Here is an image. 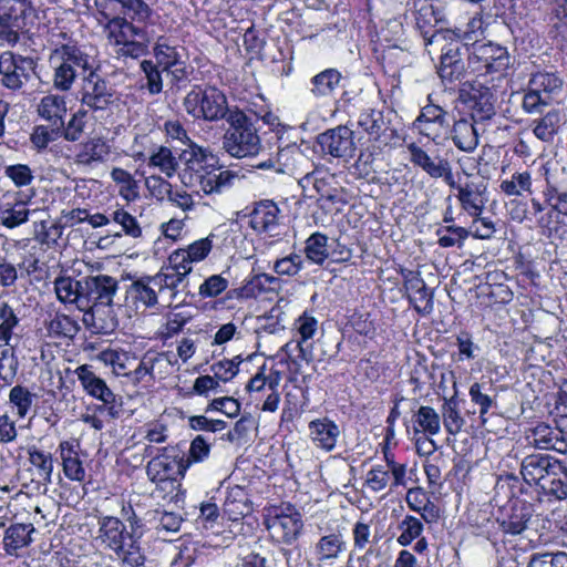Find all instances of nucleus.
<instances>
[{"mask_svg":"<svg viewBox=\"0 0 567 567\" xmlns=\"http://www.w3.org/2000/svg\"><path fill=\"white\" fill-rule=\"evenodd\" d=\"M415 27L423 38L424 45L445 41L441 49L437 74L447 89L460 90L461 83V33L458 29L447 28L442 10L431 0L414 2Z\"/></svg>","mask_w":567,"mask_h":567,"instance_id":"nucleus-1","label":"nucleus"},{"mask_svg":"<svg viewBox=\"0 0 567 567\" xmlns=\"http://www.w3.org/2000/svg\"><path fill=\"white\" fill-rule=\"evenodd\" d=\"M184 168L179 178L184 187L197 196L221 193L231 186L236 174L225 169L219 157L209 148L190 142L189 150L183 152Z\"/></svg>","mask_w":567,"mask_h":567,"instance_id":"nucleus-2","label":"nucleus"},{"mask_svg":"<svg viewBox=\"0 0 567 567\" xmlns=\"http://www.w3.org/2000/svg\"><path fill=\"white\" fill-rule=\"evenodd\" d=\"M96 542L118 560L120 567H141L145 563L142 539L113 515L97 516Z\"/></svg>","mask_w":567,"mask_h":567,"instance_id":"nucleus-3","label":"nucleus"},{"mask_svg":"<svg viewBox=\"0 0 567 567\" xmlns=\"http://www.w3.org/2000/svg\"><path fill=\"white\" fill-rule=\"evenodd\" d=\"M51 61L54 62L53 86L62 92L70 91L76 78L84 79L97 69L94 58L75 40L58 45L52 51Z\"/></svg>","mask_w":567,"mask_h":567,"instance_id":"nucleus-4","label":"nucleus"},{"mask_svg":"<svg viewBox=\"0 0 567 567\" xmlns=\"http://www.w3.org/2000/svg\"><path fill=\"white\" fill-rule=\"evenodd\" d=\"M260 118L249 115L238 106H234L226 117L228 127L223 136V150L235 158L255 156L261 148L259 127Z\"/></svg>","mask_w":567,"mask_h":567,"instance_id":"nucleus-5","label":"nucleus"},{"mask_svg":"<svg viewBox=\"0 0 567 567\" xmlns=\"http://www.w3.org/2000/svg\"><path fill=\"white\" fill-rule=\"evenodd\" d=\"M104 19L106 23L103 30L117 58L136 60L148 53V39L145 28L118 14H112Z\"/></svg>","mask_w":567,"mask_h":567,"instance_id":"nucleus-6","label":"nucleus"},{"mask_svg":"<svg viewBox=\"0 0 567 567\" xmlns=\"http://www.w3.org/2000/svg\"><path fill=\"white\" fill-rule=\"evenodd\" d=\"M38 117L47 124H37L30 133V143L37 153H43L53 143V135L68 118V102L64 95L49 93L37 104Z\"/></svg>","mask_w":567,"mask_h":567,"instance_id":"nucleus-7","label":"nucleus"},{"mask_svg":"<svg viewBox=\"0 0 567 567\" xmlns=\"http://www.w3.org/2000/svg\"><path fill=\"white\" fill-rule=\"evenodd\" d=\"M186 112L195 120L218 122L229 116L226 94L216 86H194L184 99Z\"/></svg>","mask_w":567,"mask_h":567,"instance_id":"nucleus-8","label":"nucleus"},{"mask_svg":"<svg viewBox=\"0 0 567 567\" xmlns=\"http://www.w3.org/2000/svg\"><path fill=\"white\" fill-rule=\"evenodd\" d=\"M75 375L87 396L102 402L96 405V412H106L112 420L118 419L122 412V399L116 395L107 385L106 381L99 377L90 364H81L75 371Z\"/></svg>","mask_w":567,"mask_h":567,"instance_id":"nucleus-9","label":"nucleus"},{"mask_svg":"<svg viewBox=\"0 0 567 567\" xmlns=\"http://www.w3.org/2000/svg\"><path fill=\"white\" fill-rule=\"evenodd\" d=\"M467 52V69L481 76L492 72H501L509 65V54L505 47L492 42H470L464 45Z\"/></svg>","mask_w":567,"mask_h":567,"instance_id":"nucleus-10","label":"nucleus"},{"mask_svg":"<svg viewBox=\"0 0 567 567\" xmlns=\"http://www.w3.org/2000/svg\"><path fill=\"white\" fill-rule=\"evenodd\" d=\"M265 527L278 535L279 543L292 546L303 532V519L296 505L282 502L274 506L265 518Z\"/></svg>","mask_w":567,"mask_h":567,"instance_id":"nucleus-11","label":"nucleus"},{"mask_svg":"<svg viewBox=\"0 0 567 567\" xmlns=\"http://www.w3.org/2000/svg\"><path fill=\"white\" fill-rule=\"evenodd\" d=\"M113 95L109 81L101 76L96 69L82 79L76 96L81 103L80 107L95 113L107 110L114 101Z\"/></svg>","mask_w":567,"mask_h":567,"instance_id":"nucleus-12","label":"nucleus"},{"mask_svg":"<svg viewBox=\"0 0 567 567\" xmlns=\"http://www.w3.org/2000/svg\"><path fill=\"white\" fill-rule=\"evenodd\" d=\"M120 282L109 275L84 277V312H93L100 307H111Z\"/></svg>","mask_w":567,"mask_h":567,"instance_id":"nucleus-13","label":"nucleus"},{"mask_svg":"<svg viewBox=\"0 0 567 567\" xmlns=\"http://www.w3.org/2000/svg\"><path fill=\"white\" fill-rule=\"evenodd\" d=\"M29 4L21 0H0V42L16 44L27 27Z\"/></svg>","mask_w":567,"mask_h":567,"instance_id":"nucleus-14","label":"nucleus"},{"mask_svg":"<svg viewBox=\"0 0 567 567\" xmlns=\"http://www.w3.org/2000/svg\"><path fill=\"white\" fill-rule=\"evenodd\" d=\"M399 274L410 306L421 316L430 315L434 308V292L426 286L420 271L400 267Z\"/></svg>","mask_w":567,"mask_h":567,"instance_id":"nucleus-15","label":"nucleus"},{"mask_svg":"<svg viewBox=\"0 0 567 567\" xmlns=\"http://www.w3.org/2000/svg\"><path fill=\"white\" fill-rule=\"evenodd\" d=\"M358 125L367 133L364 141L378 143L383 146L395 147L399 144L398 131L384 121L382 111L375 109L363 110L358 120Z\"/></svg>","mask_w":567,"mask_h":567,"instance_id":"nucleus-16","label":"nucleus"},{"mask_svg":"<svg viewBox=\"0 0 567 567\" xmlns=\"http://www.w3.org/2000/svg\"><path fill=\"white\" fill-rule=\"evenodd\" d=\"M317 144L324 155L348 161L355 151L353 131L346 125L329 128L317 136Z\"/></svg>","mask_w":567,"mask_h":567,"instance_id":"nucleus-17","label":"nucleus"},{"mask_svg":"<svg viewBox=\"0 0 567 567\" xmlns=\"http://www.w3.org/2000/svg\"><path fill=\"white\" fill-rule=\"evenodd\" d=\"M33 61L30 58L7 51L0 54V82L6 89L18 92L29 80V70Z\"/></svg>","mask_w":567,"mask_h":567,"instance_id":"nucleus-18","label":"nucleus"},{"mask_svg":"<svg viewBox=\"0 0 567 567\" xmlns=\"http://www.w3.org/2000/svg\"><path fill=\"white\" fill-rule=\"evenodd\" d=\"M437 393L444 401L442 405L443 425L449 434L455 436L461 431V415L457 383L453 372L442 374Z\"/></svg>","mask_w":567,"mask_h":567,"instance_id":"nucleus-19","label":"nucleus"},{"mask_svg":"<svg viewBox=\"0 0 567 567\" xmlns=\"http://www.w3.org/2000/svg\"><path fill=\"white\" fill-rule=\"evenodd\" d=\"M179 445H167L159 450V453L152 457L146 465V474L150 481L161 478L185 477L187 468H182L183 461L179 460Z\"/></svg>","mask_w":567,"mask_h":567,"instance_id":"nucleus-20","label":"nucleus"},{"mask_svg":"<svg viewBox=\"0 0 567 567\" xmlns=\"http://www.w3.org/2000/svg\"><path fill=\"white\" fill-rule=\"evenodd\" d=\"M463 105L471 110L474 122L488 120L494 115L493 93L481 82H463Z\"/></svg>","mask_w":567,"mask_h":567,"instance_id":"nucleus-21","label":"nucleus"},{"mask_svg":"<svg viewBox=\"0 0 567 567\" xmlns=\"http://www.w3.org/2000/svg\"><path fill=\"white\" fill-rule=\"evenodd\" d=\"M120 4L123 16L133 23L148 24L152 21L153 9L144 0H95V7L102 18L116 14Z\"/></svg>","mask_w":567,"mask_h":567,"instance_id":"nucleus-22","label":"nucleus"},{"mask_svg":"<svg viewBox=\"0 0 567 567\" xmlns=\"http://www.w3.org/2000/svg\"><path fill=\"white\" fill-rule=\"evenodd\" d=\"M71 154L66 155L75 164L92 166L104 162L111 154L109 143L101 136L89 137L85 141L69 146Z\"/></svg>","mask_w":567,"mask_h":567,"instance_id":"nucleus-23","label":"nucleus"},{"mask_svg":"<svg viewBox=\"0 0 567 567\" xmlns=\"http://www.w3.org/2000/svg\"><path fill=\"white\" fill-rule=\"evenodd\" d=\"M64 476L73 482L85 481L86 471L78 439L62 440L56 449Z\"/></svg>","mask_w":567,"mask_h":567,"instance_id":"nucleus-24","label":"nucleus"},{"mask_svg":"<svg viewBox=\"0 0 567 567\" xmlns=\"http://www.w3.org/2000/svg\"><path fill=\"white\" fill-rule=\"evenodd\" d=\"M21 196V192H7L0 197L1 226L13 229L28 221L31 210Z\"/></svg>","mask_w":567,"mask_h":567,"instance_id":"nucleus-25","label":"nucleus"},{"mask_svg":"<svg viewBox=\"0 0 567 567\" xmlns=\"http://www.w3.org/2000/svg\"><path fill=\"white\" fill-rule=\"evenodd\" d=\"M348 549V542L340 528L320 536L313 546V554L319 564H334Z\"/></svg>","mask_w":567,"mask_h":567,"instance_id":"nucleus-26","label":"nucleus"},{"mask_svg":"<svg viewBox=\"0 0 567 567\" xmlns=\"http://www.w3.org/2000/svg\"><path fill=\"white\" fill-rule=\"evenodd\" d=\"M342 72L337 68H326L310 78L308 92L317 101L333 99L342 87Z\"/></svg>","mask_w":567,"mask_h":567,"instance_id":"nucleus-27","label":"nucleus"},{"mask_svg":"<svg viewBox=\"0 0 567 567\" xmlns=\"http://www.w3.org/2000/svg\"><path fill=\"white\" fill-rule=\"evenodd\" d=\"M84 277L75 279L65 271L55 277L53 281L56 299L64 306H74L84 312Z\"/></svg>","mask_w":567,"mask_h":567,"instance_id":"nucleus-28","label":"nucleus"},{"mask_svg":"<svg viewBox=\"0 0 567 567\" xmlns=\"http://www.w3.org/2000/svg\"><path fill=\"white\" fill-rule=\"evenodd\" d=\"M135 161L147 162L150 168H157L166 178H172L177 173L179 163L167 146L153 145L148 153L136 151L133 154Z\"/></svg>","mask_w":567,"mask_h":567,"instance_id":"nucleus-29","label":"nucleus"},{"mask_svg":"<svg viewBox=\"0 0 567 567\" xmlns=\"http://www.w3.org/2000/svg\"><path fill=\"white\" fill-rule=\"evenodd\" d=\"M544 196L554 212L567 217V175L564 171H546Z\"/></svg>","mask_w":567,"mask_h":567,"instance_id":"nucleus-30","label":"nucleus"},{"mask_svg":"<svg viewBox=\"0 0 567 567\" xmlns=\"http://www.w3.org/2000/svg\"><path fill=\"white\" fill-rule=\"evenodd\" d=\"M557 458L543 453H534L525 456L520 462V474L528 485H537L542 488L543 480L548 476Z\"/></svg>","mask_w":567,"mask_h":567,"instance_id":"nucleus-31","label":"nucleus"},{"mask_svg":"<svg viewBox=\"0 0 567 567\" xmlns=\"http://www.w3.org/2000/svg\"><path fill=\"white\" fill-rule=\"evenodd\" d=\"M463 174L470 177L463 186V210H466L468 216H480L488 200L486 195L487 182L483 176L470 175L464 169Z\"/></svg>","mask_w":567,"mask_h":567,"instance_id":"nucleus-32","label":"nucleus"},{"mask_svg":"<svg viewBox=\"0 0 567 567\" xmlns=\"http://www.w3.org/2000/svg\"><path fill=\"white\" fill-rule=\"evenodd\" d=\"M309 436L313 445L324 452H331L337 446L340 436L339 425L328 416L309 422Z\"/></svg>","mask_w":567,"mask_h":567,"instance_id":"nucleus-33","label":"nucleus"},{"mask_svg":"<svg viewBox=\"0 0 567 567\" xmlns=\"http://www.w3.org/2000/svg\"><path fill=\"white\" fill-rule=\"evenodd\" d=\"M184 50L183 47L177 44L175 39L163 34L156 38L152 47V54L155 59V64L166 71L181 64Z\"/></svg>","mask_w":567,"mask_h":567,"instance_id":"nucleus-34","label":"nucleus"},{"mask_svg":"<svg viewBox=\"0 0 567 567\" xmlns=\"http://www.w3.org/2000/svg\"><path fill=\"white\" fill-rule=\"evenodd\" d=\"M279 207L270 199H264L255 204L249 214V225L258 234L269 233L278 225Z\"/></svg>","mask_w":567,"mask_h":567,"instance_id":"nucleus-35","label":"nucleus"},{"mask_svg":"<svg viewBox=\"0 0 567 567\" xmlns=\"http://www.w3.org/2000/svg\"><path fill=\"white\" fill-rule=\"evenodd\" d=\"M35 532L31 523H13L6 530L2 539L7 555L19 557V551L32 543V534Z\"/></svg>","mask_w":567,"mask_h":567,"instance_id":"nucleus-36","label":"nucleus"},{"mask_svg":"<svg viewBox=\"0 0 567 567\" xmlns=\"http://www.w3.org/2000/svg\"><path fill=\"white\" fill-rule=\"evenodd\" d=\"M279 288V278L269 274L260 272L251 276L241 287L234 289L233 292L236 293L238 298L256 299L265 293L276 292Z\"/></svg>","mask_w":567,"mask_h":567,"instance_id":"nucleus-37","label":"nucleus"},{"mask_svg":"<svg viewBox=\"0 0 567 567\" xmlns=\"http://www.w3.org/2000/svg\"><path fill=\"white\" fill-rule=\"evenodd\" d=\"M360 141L359 155L352 166L353 174L360 178H368L375 172L373 167L374 161L393 147L383 146L380 144V141L378 143L362 141V138Z\"/></svg>","mask_w":567,"mask_h":567,"instance_id":"nucleus-38","label":"nucleus"},{"mask_svg":"<svg viewBox=\"0 0 567 567\" xmlns=\"http://www.w3.org/2000/svg\"><path fill=\"white\" fill-rule=\"evenodd\" d=\"M251 512V503L245 488L229 487L223 504V514L231 522H239Z\"/></svg>","mask_w":567,"mask_h":567,"instance_id":"nucleus-39","label":"nucleus"},{"mask_svg":"<svg viewBox=\"0 0 567 567\" xmlns=\"http://www.w3.org/2000/svg\"><path fill=\"white\" fill-rule=\"evenodd\" d=\"M152 276H143L134 280L126 290L127 299H130L133 306L138 309L144 307L145 309L153 308L158 302L157 292L152 287Z\"/></svg>","mask_w":567,"mask_h":567,"instance_id":"nucleus-40","label":"nucleus"},{"mask_svg":"<svg viewBox=\"0 0 567 567\" xmlns=\"http://www.w3.org/2000/svg\"><path fill=\"white\" fill-rule=\"evenodd\" d=\"M542 491L545 495L554 497L556 501L567 499V465L557 460L548 476H545L542 484Z\"/></svg>","mask_w":567,"mask_h":567,"instance_id":"nucleus-41","label":"nucleus"},{"mask_svg":"<svg viewBox=\"0 0 567 567\" xmlns=\"http://www.w3.org/2000/svg\"><path fill=\"white\" fill-rule=\"evenodd\" d=\"M89 110L80 107L73 112L69 120H64L62 125L53 135V142L63 138L66 142L75 143L84 134L87 124Z\"/></svg>","mask_w":567,"mask_h":567,"instance_id":"nucleus-42","label":"nucleus"},{"mask_svg":"<svg viewBox=\"0 0 567 567\" xmlns=\"http://www.w3.org/2000/svg\"><path fill=\"white\" fill-rule=\"evenodd\" d=\"M45 330L51 339L73 340L80 331V326L72 317L58 311L45 321Z\"/></svg>","mask_w":567,"mask_h":567,"instance_id":"nucleus-43","label":"nucleus"},{"mask_svg":"<svg viewBox=\"0 0 567 567\" xmlns=\"http://www.w3.org/2000/svg\"><path fill=\"white\" fill-rule=\"evenodd\" d=\"M405 501L409 507L421 514L422 518L427 523L439 518V508L431 502V496L422 487H412L408 491Z\"/></svg>","mask_w":567,"mask_h":567,"instance_id":"nucleus-44","label":"nucleus"},{"mask_svg":"<svg viewBox=\"0 0 567 567\" xmlns=\"http://www.w3.org/2000/svg\"><path fill=\"white\" fill-rule=\"evenodd\" d=\"M411 422L414 434H423L425 437L434 436L440 432L441 417L439 413L427 405H421L412 414Z\"/></svg>","mask_w":567,"mask_h":567,"instance_id":"nucleus-45","label":"nucleus"},{"mask_svg":"<svg viewBox=\"0 0 567 567\" xmlns=\"http://www.w3.org/2000/svg\"><path fill=\"white\" fill-rule=\"evenodd\" d=\"M471 402L478 406L480 415H485L492 408L496 406V389L491 379L482 378L474 382L468 389Z\"/></svg>","mask_w":567,"mask_h":567,"instance_id":"nucleus-46","label":"nucleus"},{"mask_svg":"<svg viewBox=\"0 0 567 567\" xmlns=\"http://www.w3.org/2000/svg\"><path fill=\"white\" fill-rule=\"evenodd\" d=\"M212 446L206 436L198 434L190 441L187 453L179 447V460L183 461L182 468L189 470L194 464L207 461L210 456Z\"/></svg>","mask_w":567,"mask_h":567,"instance_id":"nucleus-47","label":"nucleus"},{"mask_svg":"<svg viewBox=\"0 0 567 567\" xmlns=\"http://www.w3.org/2000/svg\"><path fill=\"white\" fill-rule=\"evenodd\" d=\"M328 236L321 231L312 233L305 241L306 259L313 265L322 266L330 256Z\"/></svg>","mask_w":567,"mask_h":567,"instance_id":"nucleus-48","label":"nucleus"},{"mask_svg":"<svg viewBox=\"0 0 567 567\" xmlns=\"http://www.w3.org/2000/svg\"><path fill=\"white\" fill-rule=\"evenodd\" d=\"M27 455L29 463L37 471L39 480L43 483H50L54 468L53 455L37 445H29Z\"/></svg>","mask_w":567,"mask_h":567,"instance_id":"nucleus-49","label":"nucleus"},{"mask_svg":"<svg viewBox=\"0 0 567 567\" xmlns=\"http://www.w3.org/2000/svg\"><path fill=\"white\" fill-rule=\"evenodd\" d=\"M37 395L23 384H16L9 391V404L18 419L27 417L33 406Z\"/></svg>","mask_w":567,"mask_h":567,"instance_id":"nucleus-50","label":"nucleus"},{"mask_svg":"<svg viewBox=\"0 0 567 567\" xmlns=\"http://www.w3.org/2000/svg\"><path fill=\"white\" fill-rule=\"evenodd\" d=\"M20 326V318L8 301H0V346L11 347L14 330Z\"/></svg>","mask_w":567,"mask_h":567,"instance_id":"nucleus-51","label":"nucleus"},{"mask_svg":"<svg viewBox=\"0 0 567 567\" xmlns=\"http://www.w3.org/2000/svg\"><path fill=\"white\" fill-rule=\"evenodd\" d=\"M111 177L118 186V194L122 198L127 202H133L138 198V183L128 171L122 167H114L111 171Z\"/></svg>","mask_w":567,"mask_h":567,"instance_id":"nucleus-52","label":"nucleus"},{"mask_svg":"<svg viewBox=\"0 0 567 567\" xmlns=\"http://www.w3.org/2000/svg\"><path fill=\"white\" fill-rule=\"evenodd\" d=\"M534 444L542 450H554L559 453L567 452V441L561 436L560 432L544 425L536 427Z\"/></svg>","mask_w":567,"mask_h":567,"instance_id":"nucleus-53","label":"nucleus"},{"mask_svg":"<svg viewBox=\"0 0 567 567\" xmlns=\"http://www.w3.org/2000/svg\"><path fill=\"white\" fill-rule=\"evenodd\" d=\"M183 478L184 477H169L151 482L155 484V493H157V496L168 503L178 504L179 502H184L186 496V489L182 486Z\"/></svg>","mask_w":567,"mask_h":567,"instance_id":"nucleus-54","label":"nucleus"},{"mask_svg":"<svg viewBox=\"0 0 567 567\" xmlns=\"http://www.w3.org/2000/svg\"><path fill=\"white\" fill-rule=\"evenodd\" d=\"M266 379L269 383V393L265 398L259 409L261 412L274 413L278 410L281 401V395L278 388L282 379V372L276 367H271L269 369L267 368Z\"/></svg>","mask_w":567,"mask_h":567,"instance_id":"nucleus-55","label":"nucleus"},{"mask_svg":"<svg viewBox=\"0 0 567 567\" xmlns=\"http://www.w3.org/2000/svg\"><path fill=\"white\" fill-rule=\"evenodd\" d=\"M532 517V506L528 504H522L520 506H515L512 509L511 515L502 525L506 533L518 535L528 528Z\"/></svg>","mask_w":567,"mask_h":567,"instance_id":"nucleus-56","label":"nucleus"},{"mask_svg":"<svg viewBox=\"0 0 567 567\" xmlns=\"http://www.w3.org/2000/svg\"><path fill=\"white\" fill-rule=\"evenodd\" d=\"M192 316L186 312H174L171 311L165 316V322L159 327L157 331V338L162 342L174 338L179 334L184 327L190 321Z\"/></svg>","mask_w":567,"mask_h":567,"instance_id":"nucleus-57","label":"nucleus"},{"mask_svg":"<svg viewBox=\"0 0 567 567\" xmlns=\"http://www.w3.org/2000/svg\"><path fill=\"white\" fill-rule=\"evenodd\" d=\"M181 270H172L168 266H163L161 270L152 276L153 286L158 288V292H163L164 290H169L171 296L175 297L177 295L178 286L184 281L187 277L185 272H179Z\"/></svg>","mask_w":567,"mask_h":567,"instance_id":"nucleus-58","label":"nucleus"},{"mask_svg":"<svg viewBox=\"0 0 567 567\" xmlns=\"http://www.w3.org/2000/svg\"><path fill=\"white\" fill-rule=\"evenodd\" d=\"M97 360L105 365H110L116 375L127 377L128 368L126 365L130 360V354L125 350L107 348L97 354Z\"/></svg>","mask_w":567,"mask_h":567,"instance_id":"nucleus-59","label":"nucleus"},{"mask_svg":"<svg viewBox=\"0 0 567 567\" xmlns=\"http://www.w3.org/2000/svg\"><path fill=\"white\" fill-rule=\"evenodd\" d=\"M140 68L145 75V83L142 87L151 95L159 94L163 91V72L165 71L153 60H143Z\"/></svg>","mask_w":567,"mask_h":567,"instance_id":"nucleus-60","label":"nucleus"},{"mask_svg":"<svg viewBox=\"0 0 567 567\" xmlns=\"http://www.w3.org/2000/svg\"><path fill=\"white\" fill-rule=\"evenodd\" d=\"M381 452L383 454V458L386 463V470L391 471L392 482L390 485V491H395L400 486H405L406 484V464L398 463L395 461V455L389 445H380Z\"/></svg>","mask_w":567,"mask_h":567,"instance_id":"nucleus-61","label":"nucleus"},{"mask_svg":"<svg viewBox=\"0 0 567 567\" xmlns=\"http://www.w3.org/2000/svg\"><path fill=\"white\" fill-rule=\"evenodd\" d=\"M444 110L434 104H427L422 107L420 115L413 122V127L419 130L420 134L431 137L432 133L427 131V126L435 123H442L444 118Z\"/></svg>","mask_w":567,"mask_h":567,"instance_id":"nucleus-62","label":"nucleus"},{"mask_svg":"<svg viewBox=\"0 0 567 567\" xmlns=\"http://www.w3.org/2000/svg\"><path fill=\"white\" fill-rule=\"evenodd\" d=\"M111 219L118 226H121V233L131 238H140L143 235L142 226L137 218L127 212L124 207L116 208Z\"/></svg>","mask_w":567,"mask_h":567,"instance_id":"nucleus-63","label":"nucleus"},{"mask_svg":"<svg viewBox=\"0 0 567 567\" xmlns=\"http://www.w3.org/2000/svg\"><path fill=\"white\" fill-rule=\"evenodd\" d=\"M528 84L530 87H533V90L540 92L543 95L548 96L550 100V95L561 89L563 81L555 73L538 72L533 74L528 81Z\"/></svg>","mask_w":567,"mask_h":567,"instance_id":"nucleus-64","label":"nucleus"}]
</instances>
